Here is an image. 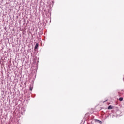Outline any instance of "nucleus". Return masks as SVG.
Listing matches in <instances>:
<instances>
[{
	"label": "nucleus",
	"mask_w": 124,
	"mask_h": 124,
	"mask_svg": "<svg viewBox=\"0 0 124 124\" xmlns=\"http://www.w3.org/2000/svg\"><path fill=\"white\" fill-rule=\"evenodd\" d=\"M38 46H39V44H38V43L36 44V45L34 47L35 50H36V49H37V48H38Z\"/></svg>",
	"instance_id": "1"
},
{
	"label": "nucleus",
	"mask_w": 124,
	"mask_h": 124,
	"mask_svg": "<svg viewBox=\"0 0 124 124\" xmlns=\"http://www.w3.org/2000/svg\"><path fill=\"white\" fill-rule=\"evenodd\" d=\"M108 110H111V109H113V107L112 106H109L108 108Z\"/></svg>",
	"instance_id": "2"
},
{
	"label": "nucleus",
	"mask_w": 124,
	"mask_h": 124,
	"mask_svg": "<svg viewBox=\"0 0 124 124\" xmlns=\"http://www.w3.org/2000/svg\"><path fill=\"white\" fill-rule=\"evenodd\" d=\"M120 101H123L124 100V98L123 97L119 98Z\"/></svg>",
	"instance_id": "3"
},
{
	"label": "nucleus",
	"mask_w": 124,
	"mask_h": 124,
	"mask_svg": "<svg viewBox=\"0 0 124 124\" xmlns=\"http://www.w3.org/2000/svg\"><path fill=\"white\" fill-rule=\"evenodd\" d=\"M30 91H32V88L30 87Z\"/></svg>",
	"instance_id": "4"
}]
</instances>
